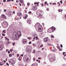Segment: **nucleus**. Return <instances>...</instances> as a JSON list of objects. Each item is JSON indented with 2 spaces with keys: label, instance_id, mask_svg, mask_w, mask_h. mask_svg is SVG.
Here are the masks:
<instances>
[{
  "label": "nucleus",
  "instance_id": "1",
  "mask_svg": "<svg viewBox=\"0 0 66 66\" xmlns=\"http://www.w3.org/2000/svg\"><path fill=\"white\" fill-rule=\"evenodd\" d=\"M21 36V33L20 32V31H18L17 32H16L15 34H14V37L13 38V39L15 40H16L18 38H18H19V37H20Z\"/></svg>",
  "mask_w": 66,
  "mask_h": 66
},
{
  "label": "nucleus",
  "instance_id": "2",
  "mask_svg": "<svg viewBox=\"0 0 66 66\" xmlns=\"http://www.w3.org/2000/svg\"><path fill=\"white\" fill-rule=\"evenodd\" d=\"M23 60L25 62H26V63H28V62L29 61V59L27 56L26 55H25L23 57Z\"/></svg>",
  "mask_w": 66,
  "mask_h": 66
},
{
  "label": "nucleus",
  "instance_id": "3",
  "mask_svg": "<svg viewBox=\"0 0 66 66\" xmlns=\"http://www.w3.org/2000/svg\"><path fill=\"white\" fill-rule=\"evenodd\" d=\"M42 28V26L40 25H39L38 27V29L39 31V32H41V31H43Z\"/></svg>",
  "mask_w": 66,
  "mask_h": 66
},
{
  "label": "nucleus",
  "instance_id": "4",
  "mask_svg": "<svg viewBox=\"0 0 66 66\" xmlns=\"http://www.w3.org/2000/svg\"><path fill=\"white\" fill-rule=\"evenodd\" d=\"M23 44H25L26 43H27V39H23L22 40Z\"/></svg>",
  "mask_w": 66,
  "mask_h": 66
},
{
  "label": "nucleus",
  "instance_id": "5",
  "mask_svg": "<svg viewBox=\"0 0 66 66\" xmlns=\"http://www.w3.org/2000/svg\"><path fill=\"white\" fill-rule=\"evenodd\" d=\"M51 31H52V32H54L55 30H56L55 28L54 27H52L51 28Z\"/></svg>",
  "mask_w": 66,
  "mask_h": 66
},
{
  "label": "nucleus",
  "instance_id": "6",
  "mask_svg": "<svg viewBox=\"0 0 66 66\" xmlns=\"http://www.w3.org/2000/svg\"><path fill=\"white\" fill-rule=\"evenodd\" d=\"M26 52L28 53V54H29V53H30L31 52V51L29 49H27L26 51Z\"/></svg>",
  "mask_w": 66,
  "mask_h": 66
},
{
  "label": "nucleus",
  "instance_id": "7",
  "mask_svg": "<svg viewBox=\"0 0 66 66\" xmlns=\"http://www.w3.org/2000/svg\"><path fill=\"white\" fill-rule=\"evenodd\" d=\"M12 60L11 59H10L9 60V63H11V64H12V65H13V63H14V64H15V62H12Z\"/></svg>",
  "mask_w": 66,
  "mask_h": 66
},
{
  "label": "nucleus",
  "instance_id": "8",
  "mask_svg": "<svg viewBox=\"0 0 66 66\" xmlns=\"http://www.w3.org/2000/svg\"><path fill=\"white\" fill-rule=\"evenodd\" d=\"M55 61V59L53 58V57H52L50 59V61L51 62H53V61Z\"/></svg>",
  "mask_w": 66,
  "mask_h": 66
},
{
  "label": "nucleus",
  "instance_id": "9",
  "mask_svg": "<svg viewBox=\"0 0 66 66\" xmlns=\"http://www.w3.org/2000/svg\"><path fill=\"white\" fill-rule=\"evenodd\" d=\"M31 66H38V64L36 63H35L32 64Z\"/></svg>",
  "mask_w": 66,
  "mask_h": 66
},
{
  "label": "nucleus",
  "instance_id": "10",
  "mask_svg": "<svg viewBox=\"0 0 66 66\" xmlns=\"http://www.w3.org/2000/svg\"><path fill=\"white\" fill-rule=\"evenodd\" d=\"M48 37L45 38L44 39V42H46L48 41Z\"/></svg>",
  "mask_w": 66,
  "mask_h": 66
},
{
  "label": "nucleus",
  "instance_id": "11",
  "mask_svg": "<svg viewBox=\"0 0 66 66\" xmlns=\"http://www.w3.org/2000/svg\"><path fill=\"white\" fill-rule=\"evenodd\" d=\"M27 22L28 23H29V24H31V21L30 20H27Z\"/></svg>",
  "mask_w": 66,
  "mask_h": 66
},
{
  "label": "nucleus",
  "instance_id": "12",
  "mask_svg": "<svg viewBox=\"0 0 66 66\" xmlns=\"http://www.w3.org/2000/svg\"><path fill=\"white\" fill-rule=\"evenodd\" d=\"M17 14L18 16H21L22 15V14H21V13H17Z\"/></svg>",
  "mask_w": 66,
  "mask_h": 66
},
{
  "label": "nucleus",
  "instance_id": "13",
  "mask_svg": "<svg viewBox=\"0 0 66 66\" xmlns=\"http://www.w3.org/2000/svg\"><path fill=\"white\" fill-rule=\"evenodd\" d=\"M6 18V16L5 15L3 14L2 15V18Z\"/></svg>",
  "mask_w": 66,
  "mask_h": 66
},
{
  "label": "nucleus",
  "instance_id": "14",
  "mask_svg": "<svg viewBox=\"0 0 66 66\" xmlns=\"http://www.w3.org/2000/svg\"><path fill=\"white\" fill-rule=\"evenodd\" d=\"M39 24V23H37L36 24H35V26L34 27H35V28H36V26H38Z\"/></svg>",
  "mask_w": 66,
  "mask_h": 66
},
{
  "label": "nucleus",
  "instance_id": "15",
  "mask_svg": "<svg viewBox=\"0 0 66 66\" xmlns=\"http://www.w3.org/2000/svg\"><path fill=\"white\" fill-rule=\"evenodd\" d=\"M11 15H12V13L11 12H10L8 13V15L9 16V17H10V16H11Z\"/></svg>",
  "mask_w": 66,
  "mask_h": 66
},
{
  "label": "nucleus",
  "instance_id": "16",
  "mask_svg": "<svg viewBox=\"0 0 66 66\" xmlns=\"http://www.w3.org/2000/svg\"><path fill=\"white\" fill-rule=\"evenodd\" d=\"M0 46L1 47H0V50H1V48H3V45L2 44Z\"/></svg>",
  "mask_w": 66,
  "mask_h": 66
},
{
  "label": "nucleus",
  "instance_id": "17",
  "mask_svg": "<svg viewBox=\"0 0 66 66\" xmlns=\"http://www.w3.org/2000/svg\"><path fill=\"white\" fill-rule=\"evenodd\" d=\"M50 46H52V47H53L54 48V50H55V51L56 50V49H55V47H53V45H51V44H50Z\"/></svg>",
  "mask_w": 66,
  "mask_h": 66
},
{
  "label": "nucleus",
  "instance_id": "18",
  "mask_svg": "<svg viewBox=\"0 0 66 66\" xmlns=\"http://www.w3.org/2000/svg\"><path fill=\"white\" fill-rule=\"evenodd\" d=\"M20 2L21 3H23V1L22 0H20Z\"/></svg>",
  "mask_w": 66,
  "mask_h": 66
},
{
  "label": "nucleus",
  "instance_id": "19",
  "mask_svg": "<svg viewBox=\"0 0 66 66\" xmlns=\"http://www.w3.org/2000/svg\"><path fill=\"white\" fill-rule=\"evenodd\" d=\"M51 38H54V36L52 35H51Z\"/></svg>",
  "mask_w": 66,
  "mask_h": 66
},
{
  "label": "nucleus",
  "instance_id": "20",
  "mask_svg": "<svg viewBox=\"0 0 66 66\" xmlns=\"http://www.w3.org/2000/svg\"><path fill=\"white\" fill-rule=\"evenodd\" d=\"M9 56L10 57H12V54H10L9 55Z\"/></svg>",
  "mask_w": 66,
  "mask_h": 66
},
{
  "label": "nucleus",
  "instance_id": "21",
  "mask_svg": "<svg viewBox=\"0 0 66 66\" xmlns=\"http://www.w3.org/2000/svg\"><path fill=\"white\" fill-rule=\"evenodd\" d=\"M50 28L48 29V30H47V32H48V33H50Z\"/></svg>",
  "mask_w": 66,
  "mask_h": 66
},
{
  "label": "nucleus",
  "instance_id": "22",
  "mask_svg": "<svg viewBox=\"0 0 66 66\" xmlns=\"http://www.w3.org/2000/svg\"><path fill=\"white\" fill-rule=\"evenodd\" d=\"M3 33H6V32H5V30H4L3 31Z\"/></svg>",
  "mask_w": 66,
  "mask_h": 66
},
{
  "label": "nucleus",
  "instance_id": "23",
  "mask_svg": "<svg viewBox=\"0 0 66 66\" xmlns=\"http://www.w3.org/2000/svg\"><path fill=\"white\" fill-rule=\"evenodd\" d=\"M34 9L36 10H37V8H36V7H35L34 6H33Z\"/></svg>",
  "mask_w": 66,
  "mask_h": 66
},
{
  "label": "nucleus",
  "instance_id": "24",
  "mask_svg": "<svg viewBox=\"0 0 66 66\" xmlns=\"http://www.w3.org/2000/svg\"><path fill=\"white\" fill-rule=\"evenodd\" d=\"M42 16V14H40L39 15V17H40V18L41 17V16Z\"/></svg>",
  "mask_w": 66,
  "mask_h": 66
},
{
  "label": "nucleus",
  "instance_id": "25",
  "mask_svg": "<svg viewBox=\"0 0 66 66\" xmlns=\"http://www.w3.org/2000/svg\"><path fill=\"white\" fill-rule=\"evenodd\" d=\"M60 47L61 48H63V45L62 44H61Z\"/></svg>",
  "mask_w": 66,
  "mask_h": 66
},
{
  "label": "nucleus",
  "instance_id": "26",
  "mask_svg": "<svg viewBox=\"0 0 66 66\" xmlns=\"http://www.w3.org/2000/svg\"><path fill=\"white\" fill-rule=\"evenodd\" d=\"M47 2H44V4H45V5H46V4H47Z\"/></svg>",
  "mask_w": 66,
  "mask_h": 66
},
{
  "label": "nucleus",
  "instance_id": "27",
  "mask_svg": "<svg viewBox=\"0 0 66 66\" xmlns=\"http://www.w3.org/2000/svg\"><path fill=\"white\" fill-rule=\"evenodd\" d=\"M25 18H27V17H28V15L27 14L25 16Z\"/></svg>",
  "mask_w": 66,
  "mask_h": 66
},
{
  "label": "nucleus",
  "instance_id": "28",
  "mask_svg": "<svg viewBox=\"0 0 66 66\" xmlns=\"http://www.w3.org/2000/svg\"><path fill=\"white\" fill-rule=\"evenodd\" d=\"M9 1H10L11 2V0H7V2H9Z\"/></svg>",
  "mask_w": 66,
  "mask_h": 66
},
{
  "label": "nucleus",
  "instance_id": "29",
  "mask_svg": "<svg viewBox=\"0 0 66 66\" xmlns=\"http://www.w3.org/2000/svg\"><path fill=\"white\" fill-rule=\"evenodd\" d=\"M32 13V12H31V11H29L28 12V14H30V13Z\"/></svg>",
  "mask_w": 66,
  "mask_h": 66
},
{
  "label": "nucleus",
  "instance_id": "30",
  "mask_svg": "<svg viewBox=\"0 0 66 66\" xmlns=\"http://www.w3.org/2000/svg\"><path fill=\"white\" fill-rule=\"evenodd\" d=\"M62 49H63L62 48H61V49H59V50L60 51H62Z\"/></svg>",
  "mask_w": 66,
  "mask_h": 66
},
{
  "label": "nucleus",
  "instance_id": "31",
  "mask_svg": "<svg viewBox=\"0 0 66 66\" xmlns=\"http://www.w3.org/2000/svg\"><path fill=\"white\" fill-rule=\"evenodd\" d=\"M31 37H28V39H29V40H30L31 39Z\"/></svg>",
  "mask_w": 66,
  "mask_h": 66
},
{
  "label": "nucleus",
  "instance_id": "32",
  "mask_svg": "<svg viewBox=\"0 0 66 66\" xmlns=\"http://www.w3.org/2000/svg\"><path fill=\"white\" fill-rule=\"evenodd\" d=\"M6 65H7V66H9V64H8L7 63H6Z\"/></svg>",
  "mask_w": 66,
  "mask_h": 66
},
{
  "label": "nucleus",
  "instance_id": "33",
  "mask_svg": "<svg viewBox=\"0 0 66 66\" xmlns=\"http://www.w3.org/2000/svg\"><path fill=\"white\" fill-rule=\"evenodd\" d=\"M10 52H12V51H13V50H12V49H11L10 50Z\"/></svg>",
  "mask_w": 66,
  "mask_h": 66
},
{
  "label": "nucleus",
  "instance_id": "34",
  "mask_svg": "<svg viewBox=\"0 0 66 66\" xmlns=\"http://www.w3.org/2000/svg\"><path fill=\"white\" fill-rule=\"evenodd\" d=\"M34 52H32V53H35V50H34Z\"/></svg>",
  "mask_w": 66,
  "mask_h": 66
},
{
  "label": "nucleus",
  "instance_id": "35",
  "mask_svg": "<svg viewBox=\"0 0 66 66\" xmlns=\"http://www.w3.org/2000/svg\"><path fill=\"white\" fill-rule=\"evenodd\" d=\"M29 44H31V41H30V42H29Z\"/></svg>",
  "mask_w": 66,
  "mask_h": 66
},
{
  "label": "nucleus",
  "instance_id": "36",
  "mask_svg": "<svg viewBox=\"0 0 66 66\" xmlns=\"http://www.w3.org/2000/svg\"><path fill=\"white\" fill-rule=\"evenodd\" d=\"M5 23H6V25H8V23H7V22H5Z\"/></svg>",
  "mask_w": 66,
  "mask_h": 66
},
{
  "label": "nucleus",
  "instance_id": "37",
  "mask_svg": "<svg viewBox=\"0 0 66 66\" xmlns=\"http://www.w3.org/2000/svg\"><path fill=\"white\" fill-rule=\"evenodd\" d=\"M30 5V4H29V3H27V6H29Z\"/></svg>",
  "mask_w": 66,
  "mask_h": 66
},
{
  "label": "nucleus",
  "instance_id": "38",
  "mask_svg": "<svg viewBox=\"0 0 66 66\" xmlns=\"http://www.w3.org/2000/svg\"><path fill=\"white\" fill-rule=\"evenodd\" d=\"M2 36H5V34H2Z\"/></svg>",
  "mask_w": 66,
  "mask_h": 66
},
{
  "label": "nucleus",
  "instance_id": "39",
  "mask_svg": "<svg viewBox=\"0 0 66 66\" xmlns=\"http://www.w3.org/2000/svg\"><path fill=\"white\" fill-rule=\"evenodd\" d=\"M8 44H10L11 43V42H7Z\"/></svg>",
  "mask_w": 66,
  "mask_h": 66
},
{
  "label": "nucleus",
  "instance_id": "40",
  "mask_svg": "<svg viewBox=\"0 0 66 66\" xmlns=\"http://www.w3.org/2000/svg\"><path fill=\"white\" fill-rule=\"evenodd\" d=\"M12 44L13 45V46H14V45H15V43H13Z\"/></svg>",
  "mask_w": 66,
  "mask_h": 66
},
{
  "label": "nucleus",
  "instance_id": "41",
  "mask_svg": "<svg viewBox=\"0 0 66 66\" xmlns=\"http://www.w3.org/2000/svg\"><path fill=\"white\" fill-rule=\"evenodd\" d=\"M51 51H55V50H52V49L51 50Z\"/></svg>",
  "mask_w": 66,
  "mask_h": 66
},
{
  "label": "nucleus",
  "instance_id": "42",
  "mask_svg": "<svg viewBox=\"0 0 66 66\" xmlns=\"http://www.w3.org/2000/svg\"><path fill=\"white\" fill-rule=\"evenodd\" d=\"M3 2H6V0H4L3 1Z\"/></svg>",
  "mask_w": 66,
  "mask_h": 66
},
{
  "label": "nucleus",
  "instance_id": "43",
  "mask_svg": "<svg viewBox=\"0 0 66 66\" xmlns=\"http://www.w3.org/2000/svg\"><path fill=\"white\" fill-rule=\"evenodd\" d=\"M60 2L61 3V4H62L63 3V2H62V1H60Z\"/></svg>",
  "mask_w": 66,
  "mask_h": 66
},
{
  "label": "nucleus",
  "instance_id": "44",
  "mask_svg": "<svg viewBox=\"0 0 66 66\" xmlns=\"http://www.w3.org/2000/svg\"><path fill=\"white\" fill-rule=\"evenodd\" d=\"M18 59L19 60V61H21V59L19 58Z\"/></svg>",
  "mask_w": 66,
  "mask_h": 66
},
{
  "label": "nucleus",
  "instance_id": "45",
  "mask_svg": "<svg viewBox=\"0 0 66 66\" xmlns=\"http://www.w3.org/2000/svg\"><path fill=\"white\" fill-rule=\"evenodd\" d=\"M47 45H48V46H49L50 45V44L47 43Z\"/></svg>",
  "mask_w": 66,
  "mask_h": 66
},
{
  "label": "nucleus",
  "instance_id": "46",
  "mask_svg": "<svg viewBox=\"0 0 66 66\" xmlns=\"http://www.w3.org/2000/svg\"><path fill=\"white\" fill-rule=\"evenodd\" d=\"M21 56H22V57L23 56V54H22L20 55Z\"/></svg>",
  "mask_w": 66,
  "mask_h": 66
},
{
  "label": "nucleus",
  "instance_id": "47",
  "mask_svg": "<svg viewBox=\"0 0 66 66\" xmlns=\"http://www.w3.org/2000/svg\"><path fill=\"white\" fill-rule=\"evenodd\" d=\"M53 4H54L55 5V4H56V3H54Z\"/></svg>",
  "mask_w": 66,
  "mask_h": 66
},
{
  "label": "nucleus",
  "instance_id": "48",
  "mask_svg": "<svg viewBox=\"0 0 66 66\" xmlns=\"http://www.w3.org/2000/svg\"><path fill=\"white\" fill-rule=\"evenodd\" d=\"M61 9H60L59 10H58V12H61Z\"/></svg>",
  "mask_w": 66,
  "mask_h": 66
},
{
  "label": "nucleus",
  "instance_id": "49",
  "mask_svg": "<svg viewBox=\"0 0 66 66\" xmlns=\"http://www.w3.org/2000/svg\"><path fill=\"white\" fill-rule=\"evenodd\" d=\"M33 60L34 61H35V58H34L33 59Z\"/></svg>",
  "mask_w": 66,
  "mask_h": 66
},
{
  "label": "nucleus",
  "instance_id": "50",
  "mask_svg": "<svg viewBox=\"0 0 66 66\" xmlns=\"http://www.w3.org/2000/svg\"><path fill=\"white\" fill-rule=\"evenodd\" d=\"M8 53H10V51H9L8 52Z\"/></svg>",
  "mask_w": 66,
  "mask_h": 66
},
{
  "label": "nucleus",
  "instance_id": "51",
  "mask_svg": "<svg viewBox=\"0 0 66 66\" xmlns=\"http://www.w3.org/2000/svg\"><path fill=\"white\" fill-rule=\"evenodd\" d=\"M47 10L48 11H49V9L48 8H47Z\"/></svg>",
  "mask_w": 66,
  "mask_h": 66
},
{
  "label": "nucleus",
  "instance_id": "52",
  "mask_svg": "<svg viewBox=\"0 0 66 66\" xmlns=\"http://www.w3.org/2000/svg\"><path fill=\"white\" fill-rule=\"evenodd\" d=\"M43 45H41V46H40V47H43Z\"/></svg>",
  "mask_w": 66,
  "mask_h": 66
},
{
  "label": "nucleus",
  "instance_id": "53",
  "mask_svg": "<svg viewBox=\"0 0 66 66\" xmlns=\"http://www.w3.org/2000/svg\"><path fill=\"white\" fill-rule=\"evenodd\" d=\"M6 10L5 9V10H4V12H6Z\"/></svg>",
  "mask_w": 66,
  "mask_h": 66
},
{
  "label": "nucleus",
  "instance_id": "54",
  "mask_svg": "<svg viewBox=\"0 0 66 66\" xmlns=\"http://www.w3.org/2000/svg\"><path fill=\"white\" fill-rule=\"evenodd\" d=\"M0 65L1 66V65H3V63L2 64H0Z\"/></svg>",
  "mask_w": 66,
  "mask_h": 66
},
{
  "label": "nucleus",
  "instance_id": "55",
  "mask_svg": "<svg viewBox=\"0 0 66 66\" xmlns=\"http://www.w3.org/2000/svg\"><path fill=\"white\" fill-rule=\"evenodd\" d=\"M1 36V33L0 32V37Z\"/></svg>",
  "mask_w": 66,
  "mask_h": 66
},
{
  "label": "nucleus",
  "instance_id": "56",
  "mask_svg": "<svg viewBox=\"0 0 66 66\" xmlns=\"http://www.w3.org/2000/svg\"><path fill=\"white\" fill-rule=\"evenodd\" d=\"M17 57H18V56H19V54H17Z\"/></svg>",
  "mask_w": 66,
  "mask_h": 66
},
{
  "label": "nucleus",
  "instance_id": "57",
  "mask_svg": "<svg viewBox=\"0 0 66 66\" xmlns=\"http://www.w3.org/2000/svg\"><path fill=\"white\" fill-rule=\"evenodd\" d=\"M5 38H6L7 39V38L6 37H5Z\"/></svg>",
  "mask_w": 66,
  "mask_h": 66
},
{
  "label": "nucleus",
  "instance_id": "58",
  "mask_svg": "<svg viewBox=\"0 0 66 66\" xmlns=\"http://www.w3.org/2000/svg\"><path fill=\"white\" fill-rule=\"evenodd\" d=\"M19 4H20V6H21V4L20 3H19Z\"/></svg>",
  "mask_w": 66,
  "mask_h": 66
},
{
  "label": "nucleus",
  "instance_id": "59",
  "mask_svg": "<svg viewBox=\"0 0 66 66\" xmlns=\"http://www.w3.org/2000/svg\"><path fill=\"white\" fill-rule=\"evenodd\" d=\"M38 60H39V59H41V58H38Z\"/></svg>",
  "mask_w": 66,
  "mask_h": 66
},
{
  "label": "nucleus",
  "instance_id": "60",
  "mask_svg": "<svg viewBox=\"0 0 66 66\" xmlns=\"http://www.w3.org/2000/svg\"><path fill=\"white\" fill-rule=\"evenodd\" d=\"M13 13H14V14H15V11H13Z\"/></svg>",
  "mask_w": 66,
  "mask_h": 66
},
{
  "label": "nucleus",
  "instance_id": "61",
  "mask_svg": "<svg viewBox=\"0 0 66 66\" xmlns=\"http://www.w3.org/2000/svg\"><path fill=\"white\" fill-rule=\"evenodd\" d=\"M8 50H9L8 49L6 50V52H7V51H8Z\"/></svg>",
  "mask_w": 66,
  "mask_h": 66
},
{
  "label": "nucleus",
  "instance_id": "62",
  "mask_svg": "<svg viewBox=\"0 0 66 66\" xmlns=\"http://www.w3.org/2000/svg\"><path fill=\"white\" fill-rule=\"evenodd\" d=\"M19 19V18H18L17 19H16V20H18Z\"/></svg>",
  "mask_w": 66,
  "mask_h": 66
},
{
  "label": "nucleus",
  "instance_id": "63",
  "mask_svg": "<svg viewBox=\"0 0 66 66\" xmlns=\"http://www.w3.org/2000/svg\"><path fill=\"white\" fill-rule=\"evenodd\" d=\"M27 18L25 17H24V19H26Z\"/></svg>",
  "mask_w": 66,
  "mask_h": 66
},
{
  "label": "nucleus",
  "instance_id": "64",
  "mask_svg": "<svg viewBox=\"0 0 66 66\" xmlns=\"http://www.w3.org/2000/svg\"><path fill=\"white\" fill-rule=\"evenodd\" d=\"M66 56V54H65V55H64V56Z\"/></svg>",
  "mask_w": 66,
  "mask_h": 66
}]
</instances>
